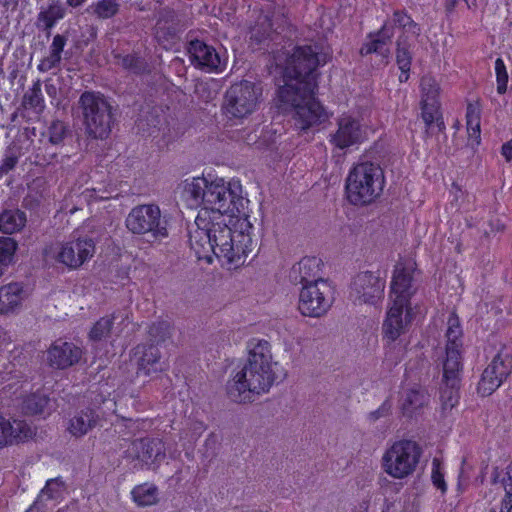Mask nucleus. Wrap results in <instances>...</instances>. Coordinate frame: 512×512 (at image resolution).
<instances>
[{
  "mask_svg": "<svg viewBox=\"0 0 512 512\" xmlns=\"http://www.w3.org/2000/svg\"><path fill=\"white\" fill-rule=\"evenodd\" d=\"M204 205L189 232V243L198 260L210 264L216 257L223 266H241L252 251V224L241 215L243 187L236 178L209 180Z\"/></svg>",
  "mask_w": 512,
  "mask_h": 512,
  "instance_id": "obj_1",
  "label": "nucleus"
},
{
  "mask_svg": "<svg viewBox=\"0 0 512 512\" xmlns=\"http://www.w3.org/2000/svg\"><path fill=\"white\" fill-rule=\"evenodd\" d=\"M331 51L320 46H303L293 49L282 64L281 55L275 57L276 68L280 70L283 85L277 92V103L283 111L293 112L295 126L307 130L327 121L330 114L315 98L318 66L326 64Z\"/></svg>",
  "mask_w": 512,
  "mask_h": 512,
  "instance_id": "obj_2",
  "label": "nucleus"
},
{
  "mask_svg": "<svg viewBox=\"0 0 512 512\" xmlns=\"http://www.w3.org/2000/svg\"><path fill=\"white\" fill-rule=\"evenodd\" d=\"M268 341L254 339L249 344L247 363L227 384V394L234 402H251L255 396L268 392L279 371Z\"/></svg>",
  "mask_w": 512,
  "mask_h": 512,
  "instance_id": "obj_3",
  "label": "nucleus"
},
{
  "mask_svg": "<svg viewBox=\"0 0 512 512\" xmlns=\"http://www.w3.org/2000/svg\"><path fill=\"white\" fill-rule=\"evenodd\" d=\"M385 183L382 168L372 162L355 165L346 179V196L353 205H368L382 193Z\"/></svg>",
  "mask_w": 512,
  "mask_h": 512,
  "instance_id": "obj_4",
  "label": "nucleus"
},
{
  "mask_svg": "<svg viewBox=\"0 0 512 512\" xmlns=\"http://www.w3.org/2000/svg\"><path fill=\"white\" fill-rule=\"evenodd\" d=\"M95 254V243L79 232H73L67 239L57 241L44 249L47 262H54L75 270L88 262Z\"/></svg>",
  "mask_w": 512,
  "mask_h": 512,
  "instance_id": "obj_5",
  "label": "nucleus"
},
{
  "mask_svg": "<svg viewBox=\"0 0 512 512\" xmlns=\"http://www.w3.org/2000/svg\"><path fill=\"white\" fill-rule=\"evenodd\" d=\"M420 446L412 440H398L383 453L381 466L383 471L393 479L402 480L414 473L420 457Z\"/></svg>",
  "mask_w": 512,
  "mask_h": 512,
  "instance_id": "obj_6",
  "label": "nucleus"
},
{
  "mask_svg": "<svg viewBox=\"0 0 512 512\" xmlns=\"http://www.w3.org/2000/svg\"><path fill=\"white\" fill-rule=\"evenodd\" d=\"M374 134L368 116L362 111H349L337 119V130L330 136V143L340 150L357 147Z\"/></svg>",
  "mask_w": 512,
  "mask_h": 512,
  "instance_id": "obj_7",
  "label": "nucleus"
},
{
  "mask_svg": "<svg viewBox=\"0 0 512 512\" xmlns=\"http://www.w3.org/2000/svg\"><path fill=\"white\" fill-rule=\"evenodd\" d=\"M261 89L255 83L242 80L225 92L223 111L229 118L244 119L254 113L261 101Z\"/></svg>",
  "mask_w": 512,
  "mask_h": 512,
  "instance_id": "obj_8",
  "label": "nucleus"
},
{
  "mask_svg": "<svg viewBox=\"0 0 512 512\" xmlns=\"http://www.w3.org/2000/svg\"><path fill=\"white\" fill-rule=\"evenodd\" d=\"M462 327L457 315L449 313L445 332L446 349L442 365L443 383L457 385L462 371Z\"/></svg>",
  "mask_w": 512,
  "mask_h": 512,
  "instance_id": "obj_9",
  "label": "nucleus"
},
{
  "mask_svg": "<svg viewBox=\"0 0 512 512\" xmlns=\"http://www.w3.org/2000/svg\"><path fill=\"white\" fill-rule=\"evenodd\" d=\"M87 131L94 138H105L110 132L111 107L100 93L85 92L80 97Z\"/></svg>",
  "mask_w": 512,
  "mask_h": 512,
  "instance_id": "obj_10",
  "label": "nucleus"
},
{
  "mask_svg": "<svg viewBox=\"0 0 512 512\" xmlns=\"http://www.w3.org/2000/svg\"><path fill=\"white\" fill-rule=\"evenodd\" d=\"M126 227L138 235L151 234L155 239L168 236L167 220L162 217L160 208L153 204L134 207L126 217Z\"/></svg>",
  "mask_w": 512,
  "mask_h": 512,
  "instance_id": "obj_11",
  "label": "nucleus"
},
{
  "mask_svg": "<svg viewBox=\"0 0 512 512\" xmlns=\"http://www.w3.org/2000/svg\"><path fill=\"white\" fill-rule=\"evenodd\" d=\"M333 304V289L331 285L319 279L303 285L299 293L298 309L307 317L319 318L324 316Z\"/></svg>",
  "mask_w": 512,
  "mask_h": 512,
  "instance_id": "obj_12",
  "label": "nucleus"
},
{
  "mask_svg": "<svg viewBox=\"0 0 512 512\" xmlns=\"http://www.w3.org/2000/svg\"><path fill=\"white\" fill-rule=\"evenodd\" d=\"M417 309L418 306L412 303L390 302L382 324L383 341L386 345L394 344L408 331Z\"/></svg>",
  "mask_w": 512,
  "mask_h": 512,
  "instance_id": "obj_13",
  "label": "nucleus"
},
{
  "mask_svg": "<svg viewBox=\"0 0 512 512\" xmlns=\"http://www.w3.org/2000/svg\"><path fill=\"white\" fill-rule=\"evenodd\" d=\"M124 457L135 469H155L165 458L164 443L159 439L135 440L125 450Z\"/></svg>",
  "mask_w": 512,
  "mask_h": 512,
  "instance_id": "obj_14",
  "label": "nucleus"
},
{
  "mask_svg": "<svg viewBox=\"0 0 512 512\" xmlns=\"http://www.w3.org/2000/svg\"><path fill=\"white\" fill-rule=\"evenodd\" d=\"M385 285L379 272H361L353 279L350 298L356 305H376L383 299Z\"/></svg>",
  "mask_w": 512,
  "mask_h": 512,
  "instance_id": "obj_15",
  "label": "nucleus"
},
{
  "mask_svg": "<svg viewBox=\"0 0 512 512\" xmlns=\"http://www.w3.org/2000/svg\"><path fill=\"white\" fill-rule=\"evenodd\" d=\"M416 262L413 258H400L394 266L391 285L390 302L412 303L411 298L416 293L414 273Z\"/></svg>",
  "mask_w": 512,
  "mask_h": 512,
  "instance_id": "obj_16",
  "label": "nucleus"
},
{
  "mask_svg": "<svg viewBox=\"0 0 512 512\" xmlns=\"http://www.w3.org/2000/svg\"><path fill=\"white\" fill-rule=\"evenodd\" d=\"M395 29L400 33L397 40L396 60L400 70H410L411 54L410 43L420 34L419 26L409 15L402 11H396L392 19Z\"/></svg>",
  "mask_w": 512,
  "mask_h": 512,
  "instance_id": "obj_17",
  "label": "nucleus"
},
{
  "mask_svg": "<svg viewBox=\"0 0 512 512\" xmlns=\"http://www.w3.org/2000/svg\"><path fill=\"white\" fill-rule=\"evenodd\" d=\"M512 371V357L500 351L483 371L478 384V392L489 396L497 390Z\"/></svg>",
  "mask_w": 512,
  "mask_h": 512,
  "instance_id": "obj_18",
  "label": "nucleus"
},
{
  "mask_svg": "<svg viewBox=\"0 0 512 512\" xmlns=\"http://www.w3.org/2000/svg\"><path fill=\"white\" fill-rule=\"evenodd\" d=\"M209 180L204 176L188 177L182 180L175 191L179 202L189 209L201 208L204 205Z\"/></svg>",
  "mask_w": 512,
  "mask_h": 512,
  "instance_id": "obj_19",
  "label": "nucleus"
},
{
  "mask_svg": "<svg viewBox=\"0 0 512 512\" xmlns=\"http://www.w3.org/2000/svg\"><path fill=\"white\" fill-rule=\"evenodd\" d=\"M191 63L208 72H222L226 66V59L212 47L202 41H192L188 49Z\"/></svg>",
  "mask_w": 512,
  "mask_h": 512,
  "instance_id": "obj_20",
  "label": "nucleus"
},
{
  "mask_svg": "<svg viewBox=\"0 0 512 512\" xmlns=\"http://www.w3.org/2000/svg\"><path fill=\"white\" fill-rule=\"evenodd\" d=\"M422 119L430 127L439 118L440 86L432 76H424L420 83Z\"/></svg>",
  "mask_w": 512,
  "mask_h": 512,
  "instance_id": "obj_21",
  "label": "nucleus"
},
{
  "mask_svg": "<svg viewBox=\"0 0 512 512\" xmlns=\"http://www.w3.org/2000/svg\"><path fill=\"white\" fill-rule=\"evenodd\" d=\"M82 350L73 343L66 341H55L47 352V359L52 367L65 369L81 359Z\"/></svg>",
  "mask_w": 512,
  "mask_h": 512,
  "instance_id": "obj_22",
  "label": "nucleus"
},
{
  "mask_svg": "<svg viewBox=\"0 0 512 512\" xmlns=\"http://www.w3.org/2000/svg\"><path fill=\"white\" fill-rule=\"evenodd\" d=\"M394 27L391 23H386L382 29L371 34L368 40L362 45L360 53L368 55L371 53L379 54L384 60H387L391 51V38L394 35Z\"/></svg>",
  "mask_w": 512,
  "mask_h": 512,
  "instance_id": "obj_23",
  "label": "nucleus"
},
{
  "mask_svg": "<svg viewBox=\"0 0 512 512\" xmlns=\"http://www.w3.org/2000/svg\"><path fill=\"white\" fill-rule=\"evenodd\" d=\"M64 490V484L60 479L48 480L36 501L26 512H45V510L54 508L56 503L63 498Z\"/></svg>",
  "mask_w": 512,
  "mask_h": 512,
  "instance_id": "obj_24",
  "label": "nucleus"
},
{
  "mask_svg": "<svg viewBox=\"0 0 512 512\" xmlns=\"http://www.w3.org/2000/svg\"><path fill=\"white\" fill-rule=\"evenodd\" d=\"M33 434L28 424L20 420L9 419L0 415V448L12 444L14 441H23Z\"/></svg>",
  "mask_w": 512,
  "mask_h": 512,
  "instance_id": "obj_25",
  "label": "nucleus"
},
{
  "mask_svg": "<svg viewBox=\"0 0 512 512\" xmlns=\"http://www.w3.org/2000/svg\"><path fill=\"white\" fill-rule=\"evenodd\" d=\"M27 293L19 283H9L0 287V315L14 312L21 307Z\"/></svg>",
  "mask_w": 512,
  "mask_h": 512,
  "instance_id": "obj_26",
  "label": "nucleus"
},
{
  "mask_svg": "<svg viewBox=\"0 0 512 512\" xmlns=\"http://www.w3.org/2000/svg\"><path fill=\"white\" fill-rule=\"evenodd\" d=\"M429 394L423 388L416 387L407 390L401 400L403 413L408 416L416 415L429 402Z\"/></svg>",
  "mask_w": 512,
  "mask_h": 512,
  "instance_id": "obj_27",
  "label": "nucleus"
},
{
  "mask_svg": "<svg viewBox=\"0 0 512 512\" xmlns=\"http://www.w3.org/2000/svg\"><path fill=\"white\" fill-rule=\"evenodd\" d=\"M481 105L478 102L469 103L466 110V128L468 142L478 146L481 142Z\"/></svg>",
  "mask_w": 512,
  "mask_h": 512,
  "instance_id": "obj_28",
  "label": "nucleus"
},
{
  "mask_svg": "<svg viewBox=\"0 0 512 512\" xmlns=\"http://www.w3.org/2000/svg\"><path fill=\"white\" fill-rule=\"evenodd\" d=\"M492 483L500 484L505 491L500 512H510L512 509V465L504 469L495 468L492 473Z\"/></svg>",
  "mask_w": 512,
  "mask_h": 512,
  "instance_id": "obj_29",
  "label": "nucleus"
},
{
  "mask_svg": "<svg viewBox=\"0 0 512 512\" xmlns=\"http://www.w3.org/2000/svg\"><path fill=\"white\" fill-rule=\"evenodd\" d=\"M29 386V383H25L24 385L21 386L22 392L19 398L22 399V410L28 414L44 413L49 405V398L44 393L41 392L24 396L23 393H26L28 391Z\"/></svg>",
  "mask_w": 512,
  "mask_h": 512,
  "instance_id": "obj_30",
  "label": "nucleus"
},
{
  "mask_svg": "<svg viewBox=\"0 0 512 512\" xmlns=\"http://www.w3.org/2000/svg\"><path fill=\"white\" fill-rule=\"evenodd\" d=\"M97 423L98 416L93 410L87 409L86 411H81L70 420L68 430L72 435L80 437L88 433Z\"/></svg>",
  "mask_w": 512,
  "mask_h": 512,
  "instance_id": "obj_31",
  "label": "nucleus"
},
{
  "mask_svg": "<svg viewBox=\"0 0 512 512\" xmlns=\"http://www.w3.org/2000/svg\"><path fill=\"white\" fill-rule=\"evenodd\" d=\"M137 354L141 353L142 356L138 359L139 371L145 375H151L162 369L159 362L160 353L158 348L154 346L137 347Z\"/></svg>",
  "mask_w": 512,
  "mask_h": 512,
  "instance_id": "obj_32",
  "label": "nucleus"
},
{
  "mask_svg": "<svg viewBox=\"0 0 512 512\" xmlns=\"http://www.w3.org/2000/svg\"><path fill=\"white\" fill-rule=\"evenodd\" d=\"M131 496L137 506H152L158 502V489L153 484H140L132 489Z\"/></svg>",
  "mask_w": 512,
  "mask_h": 512,
  "instance_id": "obj_33",
  "label": "nucleus"
},
{
  "mask_svg": "<svg viewBox=\"0 0 512 512\" xmlns=\"http://www.w3.org/2000/svg\"><path fill=\"white\" fill-rule=\"evenodd\" d=\"M26 224V215L19 210L4 211L0 215V230L6 234L20 231Z\"/></svg>",
  "mask_w": 512,
  "mask_h": 512,
  "instance_id": "obj_34",
  "label": "nucleus"
},
{
  "mask_svg": "<svg viewBox=\"0 0 512 512\" xmlns=\"http://www.w3.org/2000/svg\"><path fill=\"white\" fill-rule=\"evenodd\" d=\"M66 40L61 35H56L53 38L50 46L49 55L46 56L40 63L39 68L42 71L50 70L56 67L61 61V55L65 46Z\"/></svg>",
  "mask_w": 512,
  "mask_h": 512,
  "instance_id": "obj_35",
  "label": "nucleus"
},
{
  "mask_svg": "<svg viewBox=\"0 0 512 512\" xmlns=\"http://www.w3.org/2000/svg\"><path fill=\"white\" fill-rule=\"evenodd\" d=\"M65 16V9L59 3L50 5L46 10L41 11L38 16V22L44 29H51L57 21Z\"/></svg>",
  "mask_w": 512,
  "mask_h": 512,
  "instance_id": "obj_36",
  "label": "nucleus"
},
{
  "mask_svg": "<svg viewBox=\"0 0 512 512\" xmlns=\"http://www.w3.org/2000/svg\"><path fill=\"white\" fill-rule=\"evenodd\" d=\"M321 260L314 256H307L302 258L294 270L300 275L301 281L308 280L311 277L316 276L320 271Z\"/></svg>",
  "mask_w": 512,
  "mask_h": 512,
  "instance_id": "obj_37",
  "label": "nucleus"
},
{
  "mask_svg": "<svg viewBox=\"0 0 512 512\" xmlns=\"http://www.w3.org/2000/svg\"><path fill=\"white\" fill-rule=\"evenodd\" d=\"M446 467L440 458H433L431 463V481L436 489L442 494L447 491V483L445 480Z\"/></svg>",
  "mask_w": 512,
  "mask_h": 512,
  "instance_id": "obj_38",
  "label": "nucleus"
},
{
  "mask_svg": "<svg viewBox=\"0 0 512 512\" xmlns=\"http://www.w3.org/2000/svg\"><path fill=\"white\" fill-rule=\"evenodd\" d=\"M17 243L9 237H0V264L8 266L13 262Z\"/></svg>",
  "mask_w": 512,
  "mask_h": 512,
  "instance_id": "obj_39",
  "label": "nucleus"
},
{
  "mask_svg": "<svg viewBox=\"0 0 512 512\" xmlns=\"http://www.w3.org/2000/svg\"><path fill=\"white\" fill-rule=\"evenodd\" d=\"M458 388L459 384L453 386L444 384L441 388L440 400L444 410L452 409L457 405L459 400Z\"/></svg>",
  "mask_w": 512,
  "mask_h": 512,
  "instance_id": "obj_40",
  "label": "nucleus"
},
{
  "mask_svg": "<svg viewBox=\"0 0 512 512\" xmlns=\"http://www.w3.org/2000/svg\"><path fill=\"white\" fill-rule=\"evenodd\" d=\"M115 319V316L111 317H103L99 321L95 323L89 333V338L92 341H98L105 338L111 329L112 322Z\"/></svg>",
  "mask_w": 512,
  "mask_h": 512,
  "instance_id": "obj_41",
  "label": "nucleus"
},
{
  "mask_svg": "<svg viewBox=\"0 0 512 512\" xmlns=\"http://www.w3.org/2000/svg\"><path fill=\"white\" fill-rule=\"evenodd\" d=\"M24 103L38 111H41L44 108V98L39 84L33 85V87L25 94Z\"/></svg>",
  "mask_w": 512,
  "mask_h": 512,
  "instance_id": "obj_42",
  "label": "nucleus"
},
{
  "mask_svg": "<svg viewBox=\"0 0 512 512\" xmlns=\"http://www.w3.org/2000/svg\"><path fill=\"white\" fill-rule=\"evenodd\" d=\"M495 72L497 80V92L499 94H504L507 90L508 73L504 61L501 58H497L495 61Z\"/></svg>",
  "mask_w": 512,
  "mask_h": 512,
  "instance_id": "obj_43",
  "label": "nucleus"
},
{
  "mask_svg": "<svg viewBox=\"0 0 512 512\" xmlns=\"http://www.w3.org/2000/svg\"><path fill=\"white\" fill-rule=\"evenodd\" d=\"M118 10V4L115 0H101L94 8L95 13L100 18H110Z\"/></svg>",
  "mask_w": 512,
  "mask_h": 512,
  "instance_id": "obj_44",
  "label": "nucleus"
},
{
  "mask_svg": "<svg viewBox=\"0 0 512 512\" xmlns=\"http://www.w3.org/2000/svg\"><path fill=\"white\" fill-rule=\"evenodd\" d=\"M67 128L62 121H54L49 127V139L53 144L60 143L66 134Z\"/></svg>",
  "mask_w": 512,
  "mask_h": 512,
  "instance_id": "obj_45",
  "label": "nucleus"
},
{
  "mask_svg": "<svg viewBox=\"0 0 512 512\" xmlns=\"http://www.w3.org/2000/svg\"><path fill=\"white\" fill-rule=\"evenodd\" d=\"M392 405L389 401H385L377 410L369 414L371 421H376L379 418L386 417L391 411Z\"/></svg>",
  "mask_w": 512,
  "mask_h": 512,
  "instance_id": "obj_46",
  "label": "nucleus"
},
{
  "mask_svg": "<svg viewBox=\"0 0 512 512\" xmlns=\"http://www.w3.org/2000/svg\"><path fill=\"white\" fill-rule=\"evenodd\" d=\"M473 466L470 463V459L468 456H464L461 461V467L459 471V477L460 478H468L469 472L472 470Z\"/></svg>",
  "mask_w": 512,
  "mask_h": 512,
  "instance_id": "obj_47",
  "label": "nucleus"
},
{
  "mask_svg": "<svg viewBox=\"0 0 512 512\" xmlns=\"http://www.w3.org/2000/svg\"><path fill=\"white\" fill-rule=\"evenodd\" d=\"M16 164L17 157H15L14 155L6 156L1 164V171L7 173L8 171L12 170Z\"/></svg>",
  "mask_w": 512,
  "mask_h": 512,
  "instance_id": "obj_48",
  "label": "nucleus"
},
{
  "mask_svg": "<svg viewBox=\"0 0 512 512\" xmlns=\"http://www.w3.org/2000/svg\"><path fill=\"white\" fill-rule=\"evenodd\" d=\"M137 61H138V59H136L134 56L127 55L123 58L122 64L124 67H126L128 69L137 71L138 70Z\"/></svg>",
  "mask_w": 512,
  "mask_h": 512,
  "instance_id": "obj_49",
  "label": "nucleus"
},
{
  "mask_svg": "<svg viewBox=\"0 0 512 512\" xmlns=\"http://www.w3.org/2000/svg\"><path fill=\"white\" fill-rule=\"evenodd\" d=\"M205 427L202 423L198 422L193 425L191 433V441H195L204 431Z\"/></svg>",
  "mask_w": 512,
  "mask_h": 512,
  "instance_id": "obj_50",
  "label": "nucleus"
},
{
  "mask_svg": "<svg viewBox=\"0 0 512 512\" xmlns=\"http://www.w3.org/2000/svg\"><path fill=\"white\" fill-rule=\"evenodd\" d=\"M501 154L507 161L512 159V141H509L502 146Z\"/></svg>",
  "mask_w": 512,
  "mask_h": 512,
  "instance_id": "obj_51",
  "label": "nucleus"
},
{
  "mask_svg": "<svg viewBox=\"0 0 512 512\" xmlns=\"http://www.w3.org/2000/svg\"><path fill=\"white\" fill-rule=\"evenodd\" d=\"M451 194L454 195L455 199H458L460 196L463 195V191L461 190V188L458 185L453 184L452 189H451Z\"/></svg>",
  "mask_w": 512,
  "mask_h": 512,
  "instance_id": "obj_52",
  "label": "nucleus"
},
{
  "mask_svg": "<svg viewBox=\"0 0 512 512\" xmlns=\"http://www.w3.org/2000/svg\"><path fill=\"white\" fill-rule=\"evenodd\" d=\"M155 37H156V39H157V41H158L159 43L163 44V46H164L165 48H167V44H165V41H164V38H163V36H162V34H161L160 28H157V30H156V34H155Z\"/></svg>",
  "mask_w": 512,
  "mask_h": 512,
  "instance_id": "obj_53",
  "label": "nucleus"
},
{
  "mask_svg": "<svg viewBox=\"0 0 512 512\" xmlns=\"http://www.w3.org/2000/svg\"><path fill=\"white\" fill-rule=\"evenodd\" d=\"M409 71L410 70H401V73L399 75V81L400 82H406L409 78Z\"/></svg>",
  "mask_w": 512,
  "mask_h": 512,
  "instance_id": "obj_54",
  "label": "nucleus"
},
{
  "mask_svg": "<svg viewBox=\"0 0 512 512\" xmlns=\"http://www.w3.org/2000/svg\"><path fill=\"white\" fill-rule=\"evenodd\" d=\"M66 1L70 6L78 7V6L82 5L84 2H86L87 0H66Z\"/></svg>",
  "mask_w": 512,
  "mask_h": 512,
  "instance_id": "obj_55",
  "label": "nucleus"
}]
</instances>
